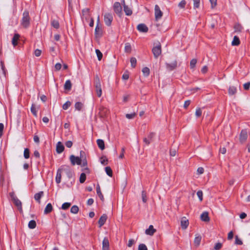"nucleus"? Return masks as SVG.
<instances>
[{"instance_id": "f257e3e1", "label": "nucleus", "mask_w": 250, "mask_h": 250, "mask_svg": "<svg viewBox=\"0 0 250 250\" xmlns=\"http://www.w3.org/2000/svg\"><path fill=\"white\" fill-rule=\"evenodd\" d=\"M70 161L73 166L76 164L81 165L82 167H84L83 170L87 173L90 172L89 169L87 167V162L86 154L83 151H80L79 157H76L73 155H71L70 156Z\"/></svg>"}, {"instance_id": "f03ea898", "label": "nucleus", "mask_w": 250, "mask_h": 250, "mask_svg": "<svg viewBox=\"0 0 250 250\" xmlns=\"http://www.w3.org/2000/svg\"><path fill=\"white\" fill-rule=\"evenodd\" d=\"M64 171L68 173V176L71 177L72 176V172L69 167L64 166L62 167L60 169H59L57 172V175L56 177V181L57 183L59 184L61 181V173L62 171Z\"/></svg>"}, {"instance_id": "7ed1b4c3", "label": "nucleus", "mask_w": 250, "mask_h": 250, "mask_svg": "<svg viewBox=\"0 0 250 250\" xmlns=\"http://www.w3.org/2000/svg\"><path fill=\"white\" fill-rule=\"evenodd\" d=\"M94 86L96 88V92L98 97H100L102 94V90L100 79L97 75L95 77Z\"/></svg>"}, {"instance_id": "20e7f679", "label": "nucleus", "mask_w": 250, "mask_h": 250, "mask_svg": "<svg viewBox=\"0 0 250 250\" xmlns=\"http://www.w3.org/2000/svg\"><path fill=\"white\" fill-rule=\"evenodd\" d=\"M23 17L21 20V25L26 28L28 26L30 23V17L29 12L27 11H25L23 13Z\"/></svg>"}, {"instance_id": "39448f33", "label": "nucleus", "mask_w": 250, "mask_h": 250, "mask_svg": "<svg viewBox=\"0 0 250 250\" xmlns=\"http://www.w3.org/2000/svg\"><path fill=\"white\" fill-rule=\"evenodd\" d=\"M155 12V19L156 21L159 20L162 17L163 13L161 10L159 6L158 5H155L154 8Z\"/></svg>"}, {"instance_id": "423d86ee", "label": "nucleus", "mask_w": 250, "mask_h": 250, "mask_svg": "<svg viewBox=\"0 0 250 250\" xmlns=\"http://www.w3.org/2000/svg\"><path fill=\"white\" fill-rule=\"evenodd\" d=\"M113 21V16L109 13H105L104 15V21L107 26H110Z\"/></svg>"}, {"instance_id": "0eeeda50", "label": "nucleus", "mask_w": 250, "mask_h": 250, "mask_svg": "<svg viewBox=\"0 0 250 250\" xmlns=\"http://www.w3.org/2000/svg\"><path fill=\"white\" fill-rule=\"evenodd\" d=\"M11 197L15 205L17 207L20 211H22L21 203L16 196L11 194Z\"/></svg>"}, {"instance_id": "6e6552de", "label": "nucleus", "mask_w": 250, "mask_h": 250, "mask_svg": "<svg viewBox=\"0 0 250 250\" xmlns=\"http://www.w3.org/2000/svg\"><path fill=\"white\" fill-rule=\"evenodd\" d=\"M152 52L153 54V55L155 58H157L158 57V56L161 54V46L160 43H159L156 46H154L152 48Z\"/></svg>"}, {"instance_id": "1a4fd4ad", "label": "nucleus", "mask_w": 250, "mask_h": 250, "mask_svg": "<svg viewBox=\"0 0 250 250\" xmlns=\"http://www.w3.org/2000/svg\"><path fill=\"white\" fill-rule=\"evenodd\" d=\"M113 8L115 12L118 15L120 16L122 11V8L120 3L118 2H116L114 4Z\"/></svg>"}, {"instance_id": "9d476101", "label": "nucleus", "mask_w": 250, "mask_h": 250, "mask_svg": "<svg viewBox=\"0 0 250 250\" xmlns=\"http://www.w3.org/2000/svg\"><path fill=\"white\" fill-rule=\"evenodd\" d=\"M248 138V133L246 130H242L240 133L239 140L241 143L246 142Z\"/></svg>"}, {"instance_id": "9b49d317", "label": "nucleus", "mask_w": 250, "mask_h": 250, "mask_svg": "<svg viewBox=\"0 0 250 250\" xmlns=\"http://www.w3.org/2000/svg\"><path fill=\"white\" fill-rule=\"evenodd\" d=\"M189 225L188 220L186 217H183L181 220V226L183 229H186Z\"/></svg>"}, {"instance_id": "f8f14e48", "label": "nucleus", "mask_w": 250, "mask_h": 250, "mask_svg": "<svg viewBox=\"0 0 250 250\" xmlns=\"http://www.w3.org/2000/svg\"><path fill=\"white\" fill-rule=\"evenodd\" d=\"M167 68L171 71L174 69H175L177 67V62L176 60H174L171 63H166Z\"/></svg>"}, {"instance_id": "ddd939ff", "label": "nucleus", "mask_w": 250, "mask_h": 250, "mask_svg": "<svg viewBox=\"0 0 250 250\" xmlns=\"http://www.w3.org/2000/svg\"><path fill=\"white\" fill-rule=\"evenodd\" d=\"M155 134L153 132L150 133L147 138H145L144 139V142L147 145H148L151 142L152 138L154 137Z\"/></svg>"}, {"instance_id": "4468645a", "label": "nucleus", "mask_w": 250, "mask_h": 250, "mask_svg": "<svg viewBox=\"0 0 250 250\" xmlns=\"http://www.w3.org/2000/svg\"><path fill=\"white\" fill-rule=\"evenodd\" d=\"M137 28L140 32L144 33L147 32L148 30L147 27L143 23L139 24L138 25Z\"/></svg>"}, {"instance_id": "2eb2a0df", "label": "nucleus", "mask_w": 250, "mask_h": 250, "mask_svg": "<svg viewBox=\"0 0 250 250\" xmlns=\"http://www.w3.org/2000/svg\"><path fill=\"white\" fill-rule=\"evenodd\" d=\"M103 250H109V241L107 238H104L102 243Z\"/></svg>"}, {"instance_id": "dca6fc26", "label": "nucleus", "mask_w": 250, "mask_h": 250, "mask_svg": "<svg viewBox=\"0 0 250 250\" xmlns=\"http://www.w3.org/2000/svg\"><path fill=\"white\" fill-rule=\"evenodd\" d=\"M156 231V230L154 229L153 226L152 225H150L149 228L146 230L145 232L147 235L152 236L154 234Z\"/></svg>"}, {"instance_id": "f3484780", "label": "nucleus", "mask_w": 250, "mask_h": 250, "mask_svg": "<svg viewBox=\"0 0 250 250\" xmlns=\"http://www.w3.org/2000/svg\"><path fill=\"white\" fill-rule=\"evenodd\" d=\"M106 219L107 216L105 214H103L102 216H101L98 221V224L100 228H101L104 224Z\"/></svg>"}, {"instance_id": "a211bd4d", "label": "nucleus", "mask_w": 250, "mask_h": 250, "mask_svg": "<svg viewBox=\"0 0 250 250\" xmlns=\"http://www.w3.org/2000/svg\"><path fill=\"white\" fill-rule=\"evenodd\" d=\"M123 6L124 8V11L125 13V14L127 16H130L132 14V12L131 9L127 5L125 4V0H123Z\"/></svg>"}, {"instance_id": "6ab92c4d", "label": "nucleus", "mask_w": 250, "mask_h": 250, "mask_svg": "<svg viewBox=\"0 0 250 250\" xmlns=\"http://www.w3.org/2000/svg\"><path fill=\"white\" fill-rule=\"evenodd\" d=\"M95 34L96 37H100L102 36V27L99 25H96L95 30Z\"/></svg>"}, {"instance_id": "aec40b11", "label": "nucleus", "mask_w": 250, "mask_h": 250, "mask_svg": "<svg viewBox=\"0 0 250 250\" xmlns=\"http://www.w3.org/2000/svg\"><path fill=\"white\" fill-rule=\"evenodd\" d=\"M201 219L204 222H208L209 221V218L208 217V212H204L201 215Z\"/></svg>"}, {"instance_id": "412c9836", "label": "nucleus", "mask_w": 250, "mask_h": 250, "mask_svg": "<svg viewBox=\"0 0 250 250\" xmlns=\"http://www.w3.org/2000/svg\"><path fill=\"white\" fill-rule=\"evenodd\" d=\"M201 239L202 237L201 235L198 234L196 235V236L194 240V244L196 247H198L200 245Z\"/></svg>"}, {"instance_id": "4be33fe9", "label": "nucleus", "mask_w": 250, "mask_h": 250, "mask_svg": "<svg viewBox=\"0 0 250 250\" xmlns=\"http://www.w3.org/2000/svg\"><path fill=\"white\" fill-rule=\"evenodd\" d=\"M64 150V146L61 143V142H59L57 144L56 150L58 153H62Z\"/></svg>"}, {"instance_id": "5701e85b", "label": "nucleus", "mask_w": 250, "mask_h": 250, "mask_svg": "<svg viewBox=\"0 0 250 250\" xmlns=\"http://www.w3.org/2000/svg\"><path fill=\"white\" fill-rule=\"evenodd\" d=\"M20 35L18 34H15L12 39V44L15 46L16 45H17L18 44V40H19V38H20Z\"/></svg>"}, {"instance_id": "b1692460", "label": "nucleus", "mask_w": 250, "mask_h": 250, "mask_svg": "<svg viewBox=\"0 0 250 250\" xmlns=\"http://www.w3.org/2000/svg\"><path fill=\"white\" fill-rule=\"evenodd\" d=\"M97 145L101 150H104L105 148L104 141L102 139L97 140Z\"/></svg>"}, {"instance_id": "393cba45", "label": "nucleus", "mask_w": 250, "mask_h": 250, "mask_svg": "<svg viewBox=\"0 0 250 250\" xmlns=\"http://www.w3.org/2000/svg\"><path fill=\"white\" fill-rule=\"evenodd\" d=\"M43 195V192L40 191L39 193H37L35 194L34 198L37 201H38L39 203H40V199L42 197Z\"/></svg>"}, {"instance_id": "a878e982", "label": "nucleus", "mask_w": 250, "mask_h": 250, "mask_svg": "<svg viewBox=\"0 0 250 250\" xmlns=\"http://www.w3.org/2000/svg\"><path fill=\"white\" fill-rule=\"evenodd\" d=\"M99 114L101 117H104L106 114V109L105 107L103 106H101L99 108Z\"/></svg>"}, {"instance_id": "bb28decb", "label": "nucleus", "mask_w": 250, "mask_h": 250, "mask_svg": "<svg viewBox=\"0 0 250 250\" xmlns=\"http://www.w3.org/2000/svg\"><path fill=\"white\" fill-rule=\"evenodd\" d=\"M237 91L236 87L233 86H229V94L230 95H234Z\"/></svg>"}, {"instance_id": "cd10ccee", "label": "nucleus", "mask_w": 250, "mask_h": 250, "mask_svg": "<svg viewBox=\"0 0 250 250\" xmlns=\"http://www.w3.org/2000/svg\"><path fill=\"white\" fill-rule=\"evenodd\" d=\"M96 191H97V193L98 195L99 198H100V199L102 201H103L104 200V196H103V195L102 194V193L101 192L100 187L99 185H98L97 186Z\"/></svg>"}, {"instance_id": "c85d7f7f", "label": "nucleus", "mask_w": 250, "mask_h": 250, "mask_svg": "<svg viewBox=\"0 0 250 250\" xmlns=\"http://www.w3.org/2000/svg\"><path fill=\"white\" fill-rule=\"evenodd\" d=\"M240 44V41L239 38L237 36H234L231 42V45L233 46H237Z\"/></svg>"}, {"instance_id": "c756f323", "label": "nucleus", "mask_w": 250, "mask_h": 250, "mask_svg": "<svg viewBox=\"0 0 250 250\" xmlns=\"http://www.w3.org/2000/svg\"><path fill=\"white\" fill-rule=\"evenodd\" d=\"M72 84L70 80H67L64 84V88L65 90H70L71 88Z\"/></svg>"}, {"instance_id": "7c9ffc66", "label": "nucleus", "mask_w": 250, "mask_h": 250, "mask_svg": "<svg viewBox=\"0 0 250 250\" xmlns=\"http://www.w3.org/2000/svg\"><path fill=\"white\" fill-rule=\"evenodd\" d=\"M52 210V206L50 203H48L46 206L44 212L45 214H47L50 212Z\"/></svg>"}, {"instance_id": "2f4dec72", "label": "nucleus", "mask_w": 250, "mask_h": 250, "mask_svg": "<svg viewBox=\"0 0 250 250\" xmlns=\"http://www.w3.org/2000/svg\"><path fill=\"white\" fill-rule=\"evenodd\" d=\"M131 46L129 43L127 42L125 44V51L126 53H130L131 52Z\"/></svg>"}, {"instance_id": "473e14b6", "label": "nucleus", "mask_w": 250, "mask_h": 250, "mask_svg": "<svg viewBox=\"0 0 250 250\" xmlns=\"http://www.w3.org/2000/svg\"><path fill=\"white\" fill-rule=\"evenodd\" d=\"M28 226L30 229H34L36 227V222L34 220H31L29 221Z\"/></svg>"}, {"instance_id": "72a5a7b5", "label": "nucleus", "mask_w": 250, "mask_h": 250, "mask_svg": "<svg viewBox=\"0 0 250 250\" xmlns=\"http://www.w3.org/2000/svg\"><path fill=\"white\" fill-rule=\"evenodd\" d=\"M142 72L145 77H147L150 73L149 69L147 67H145L143 68Z\"/></svg>"}, {"instance_id": "f704fd0d", "label": "nucleus", "mask_w": 250, "mask_h": 250, "mask_svg": "<svg viewBox=\"0 0 250 250\" xmlns=\"http://www.w3.org/2000/svg\"><path fill=\"white\" fill-rule=\"evenodd\" d=\"M79 210V209L78 207L74 205L71 207V208L70 209V212L72 213L76 214L78 212Z\"/></svg>"}, {"instance_id": "c9c22d12", "label": "nucleus", "mask_w": 250, "mask_h": 250, "mask_svg": "<svg viewBox=\"0 0 250 250\" xmlns=\"http://www.w3.org/2000/svg\"><path fill=\"white\" fill-rule=\"evenodd\" d=\"M83 15V16H85V19H87L89 15V9L85 8L82 11Z\"/></svg>"}, {"instance_id": "e433bc0d", "label": "nucleus", "mask_w": 250, "mask_h": 250, "mask_svg": "<svg viewBox=\"0 0 250 250\" xmlns=\"http://www.w3.org/2000/svg\"><path fill=\"white\" fill-rule=\"evenodd\" d=\"M51 25L56 29H58L59 28L60 24L59 22L58 21L53 20L51 21Z\"/></svg>"}, {"instance_id": "4c0bfd02", "label": "nucleus", "mask_w": 250, "mask_h": 250, "mask_svg": "<svg viewBox=\"0 0 250 250\" xmlns=\"http://www.w3.org/2000/svg\"><path fill=\"white\" fill-rule=\"evenodd\" d=\"M83 106V104L80 102H77L75 104V109L79 111H80L82 109Z\"/></svg>"}, {"instance_id": "58836bf2", "label": "nucleus", "mask_w": 250, "mask_h": 250, "mask_svg": "<svg viewBox=\"0 0 250 250\" xmlns=\"http://www.w3.org/2000/svg\"><path fill=\"white\" fill-rule=\"evenodd\" d=\"M105 171L106 174L110 177L112 176V170L109 167H106L105 168Z\"/></svg>"}, {"instance_id": "ea45409f", "label": "nucleus", "mask_w": 250, "mask_h": 250, "mask_svg": "<svg viewBox=\"0 0 250 250\" xmlns=\"http://www.w3.org/2000/svg\"><path fill=\"white\" fill-rule=\"evenodd\" d=\"M71 206V203L68 202H66L63 203L62 206V209L63 210H66L68 209Z\"/></svg>"}, {"instance_id": "a19ab883", "label": "nucleus", "mask_w": 250, "mask_h": 250, "mask_svg": "<svg viewBox=\"0 0 250 250\" xmlns=\"http://www.w3.org/2000/svg\"><path fill=\"white\" fill-rule=\"evenodd\" d=\"M197 63V60L195 59H193L190 61V67L191 69H193L195 67L196 64Z\"/></svg>"}, {"instance_id": "79ce46f5", "label": "nucleus", "mask_w": 250, "mask_h": 250, "mask_svg": "<svg viewBox=\"0 0 250 250\" xmlns=\"http://www.w3.org/2000/svg\"><path fill=\"white\" fill-rule=\"evenodd\" d=\"M187 4V2L185 0H182V1H181L179 4H178V7L180 8V9H183L185 8L186 5Z\"/></svg>"}, {"instance_id": "37998d69", "label": "nucleus", "mask_w": 250, "mask_h": 250, "mask_svg": "<svg viewBox=\"0 0 250 250\" xmlns=\"http://www.w3.org/2000/svg\"><path fill=\"white\" fill-rule=\"evenodd\" d=\"M86 180V175L84 173H82L80 175V182L81 183H83Z\"/></svg>"}, {"instance_id": "c03bdc74", "label": "nucleus", "mask_w": 250, "mask_h": 250, "mask_svg": "<svg viewBox=\"0 0 250 250\" xmlns=\"http://www.w3.org/2000/svg\"><path fill=\"white\" fill-rule=\"evenodd\" d=\"M235 244L236 245H241L243 244L242 241L240 238H239V237L237 235H236L235 236Z\"/></svg>"}, {"instance_id": "a18cd8bd", "label": "nucleus", "mask_w": 250, "mask_h": 250, "mask_svg": "<svg viewBox=\"0 0 250 250\" xmlns=\"http://www.w3.org/2000/svg\"><path fill=\"white\" fill-rule=\"evenodd\" d=\"M131 65L132 67H135L136 65L137 60L135 58L132 57L130 59Z\"/></svg>"}, {"instance_id": "49530a36", "label": "nucleus", "mask_w": 250, "mask_h": 250, "mask_svg": "<svg viewBox=\"0 0 250 250\" xmlns=\"http://www.w3.org/2000/svg\"><path fill=\"white\" fill-rule=\"evenodd\" d=\"M31 112L33 113V114L37 117V111L36 109V107H35V106L34 104H32V106H31Z\"/></svg>"}, {"instance_id": "de8ad7c7", "label": "nucleus", "mask_w": 250, "mask_h": 250, "mask_svg": "<svg viewBox=\"0 0 250 250\" xmlns=\"http://www.w3.org/2000/svg\"><path fill=\"white\" fill-rule=\"evenodd\" d=\"M142 198L144 203H146L147 201L146 193L145 191L142 192Z\"/></svg>"}, {"instance_id": "09e8293b", "label": "nucleus", "mask_w": 250, "mask_h": 250, "mask_svg": "<svg viewBox=\"0 0 250 250\" xmlns=\"http://www.w3.org/2000/svg\"><path fill=\"white\" fill-rule=\"evenodd\" d=\"M193 0V7L194 9L199 7L200 0Z\"/></svg>"}, {"instance_id": "8fccbe9b", "label": "nucleus", "mask_w": 250, "mask_h": 250, "mask_svg": "<svg viewBox=\"0 0 250 250\" xmlns=\"http://www.w3.org/2000/svg\"><path fill=\"white\" fill-rule=\"evenodd\" d=\"M202 113V112L201 109L200 108H197L196 109L195 116H196V117H199L201 116Z\"/></svg>"}, {"instance_id": "3c124183", "label": "nucleus", "mask_w": 250, "mask_h": 250, "mask_svg": "<svg viewBox=\"0 0 250 250\" xmlns=\"http://www.w3.org/2000/svg\"><path fill=\"white\" fill-rule=\"evenodd\" d=\"M136 115V114L134 112V113H132L131 114H126L125 115V117L126 118L128 119H133Z\"/></svg>"}, {"instance_id": "603ef678", "label": "nucleus", "mask_w": 250, "mask_h": 250, "mask_svg": "<svg viewBox=\"0 0 250 250\" xmlns=\"http://www.w3.org/2000/svg\"><path fill=\"white\" fill-rule=\"evenodd\" d=\"M96 54H97V57H98V59L99 61H101L102 57H103V54L101 52V51L98 50V49H96Z\"/></svg>"}, {"instance_id": "864d4df0", "label": "nucleus", "mask_w": 250, "mask_h": 250, "mask_svg": "<svg viewBox=\"0 0 250 250\" xmlns=\"http://www.w3.org/2000/svg\"><path fill=\"white\" fill-rule=\"evenodd\" d=\"M29 150L28 148H25L24 150V157L25 159L29 158Z\"/></svg>"}, {"instance_id": "5fc2aeb1", "label": "nucleus", "mask_w": 250, "mask_h": 250, "mask_svg": "<svg viewBox=\"0 0 250 250\" xmlns=\"http://www.w3.org/2000/svg\"><path fill=\"white\" fill-rule=\"evenodd\" d=\"M138 250H147V248L144 244H141L138 246Z\"/></svg>"}, {"instance_id": "6e6d98bb", "label": "nucleus", "mask_w": 250, "mask_h": 250, "mask_svg": "<svg viewBox=\"0 0 250 250\" xmlns=\"http://www.w3.org/2000/svg\"><path fill=\"white\" fill-rule=\"evenodd\" d=\"M70 105H71V103L69 101H67L63 104L62 108L64 110H66L68 108V107L70 106Z\"/></svg>"}, {"instance_id": "4d7b16f0", "label": "nucleus", "mask_w": 250, "mask_h": 250, "mask_svg": "<svg viewBox=\"0 0 250 250\" xmlns=\"http://www.w3.org/2000/svg\"><path fill=\"white\" fill-rule=\"evenodd\" d=\"M100 161L101 164L104 165H106L107 164V159L105 157H102L100 159Z\"/></svg>"}, {"instance_id": "13d9d810", "label": "nucleus", "mask_w": 250, "mask_h": 250, "mask_svg": "<svg viewBox=\"0 0 250 250\" xmlns=\"http://www.w3.org/2000/svg\"><path fill=\"white\" fill-rule=\"evenodd\" d=\"M222 247V244L221 243H216L214 247V249L215 250H220Z\"/></svg>"}, {"instance_id": "bf43d9fd", "label": "nucleus", "mask_w": 250, "mask_h": 250, "mask_svg": "<svg viewBox=\"0 0 250 250\" xmlns=\"http://www.w3.org/2000/svg\"><path fill=\"white\" fill-rule=\"evenodd\" d=\"M177 153V149L176 148H171L170 150V155L171 156H175Z\"/></svg>"}, {"instance_id": "052dcab7", "label": "nucleus", "mask_w": 250, "mask_h": 250, "mask_svg": "<svg viewBox=\"0 0 250 250\" xmlns=\"http://www.w3.org/2000/svg\"><path fill=\"white\" fill-rule=\"evenodd\" d=\"M197 195L198 196L199 200L202 201L203 200V192L201 190H199L197 192Z\"/></svg>"}, {"instance_id": "680f3d73", "label": "nucleus", "mask_w": 250, "mask_h": 250, "mask_svg": "<svg viewBox=\"0 0 250 250\" xmlns=\"http://www.w3.org/2000/svg\"><path fill=\"white\" fill-rule=\"evenodd\" d=\"M211 8H214L217 4V0H209Z\"/></svg>"}, {"instance_id": "e2e57ef3", "label": "nucleus", "mask_w": 250, "mask_h": 250, "mask_svg": "<svg viewBox=\"0 0 250 250\" xmlns=\"http://www.w3.org/2000/svg\"><path fill=\"white\" fill-rule=\"evenodd\" d=\"M62 68V64L60 63H57L55 65V70L56 71L60 70Z\"/></svg>"}, {"instance_id": "0e129e2a", "label": "nucleus", "mask_w": 250, "mask_h": 250, "mask_svg": "<svg viewBox=\"0 0 250 250\" xmlns=\"http://www.w3.org/2000/svg\"><path fill=\"white\" fill-rule=\"evenodd\" d=\"M42 53V51L40 49H37L35 50L34 54L36 57H39Z\"/></svg>"}, {"instance_id": "69168bd1", "label": "nucleus", "mask_w": 250, "mask_h": 250, "mask_svg": "<svg viewBox=\"0 0 250 250\" xmlns=\"http://www.w3.org/2000/svg\"><path fill=\"white\" fill-rule=\"evenodd\" d=\"M135 243V241L134 239H131L128 241V243L127 244V246L128 247H131L134 243Z\"/></svg>"}, {"instance_id": "338daca9", "label": "nucleus", "mask_w": 250, "mask_h": 250, "mask_svg": "<svg viewBox=\"0 0 250 250\" xmlns=\"http://www.w3.org/2000/svg\"><path fill=\"white\" fill-rule=\"evenodd\" d=\"M65 145L66 147L70 148L72 146L73 143L71 141H68L66 142Z\"/></svg>"}, {"instance_id": "774afa93", "label": "nucleus", "mask_w": 250, "mask_h": 250, "mask_svg": "<svg viewBox=\"0 0 250 250\" xmlns=\"http://www.w3.org/2000/svg\"><path fill=\"white\" fill-rule=\"evenodd\" d=\"M250 87V82H248V83H245L244 84V89L245 90L249 89Z\"/></svg>"}]
</instances>
